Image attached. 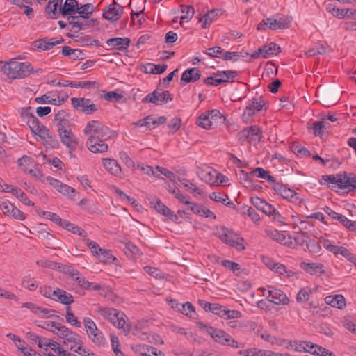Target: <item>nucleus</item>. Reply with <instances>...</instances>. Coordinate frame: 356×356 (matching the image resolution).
<instances>
[{
	"mask_svg": "<svg viewBox=\"0 0 356 356\" xmlns=\"http://www.w3.org/2000/svg\"><path fill=\"white\" fill-rule=\"evenodd\" d=\"M83 132L86 135L90 134L87 140V143H93L95 145L99 139L108 140L117 137V133L111 130L109 127L104 125L98 120H92L87 123Z\"/></svg>",
	"mask_w": 356,
	"mask_h": 356,
	"instance_id": "f257e3e1",
	"label": "nucleus"
},
{
	"mask_svg": "<svg viewBox=\"0 0 356 356\" xmlns=\"http://www.w3.org/2000/svg\"><path fill=\"white\" fill-rule=\"evenodd\" d=\"M0 70L12 79H24L33 72V68L30 63H22L14 59L4 63L0 61Z\"/></svg>",
	"mask_w": 356,
	"mask_h": 356,
	"instance_id": "f03ea898",
	"label": "nucleus"
},
{
	"mask_svg": "<svg viewBox=\"0 0 356 356\" xmlns=\"http://www.w3.org/2000/svg\"><path fill=\"white\" fill-rule=\"evenodd\" d=\"M220 238L229 246L235 248L238 250H243L245 248L243 244L244 238L226 227L222 228Z\"/></svg>",
	"mask_w": 356,
	"mask_h": 356,
	"instance_id": "7ed1b4c3",
	"label": "nucleus"
},
{
	"mask_svg": "<svg viewBox=\"0 0 356 356\" xmlns=\"http://www.w3.org/2000/svg\"><path fill=\"white\" fill-rule=\"evenodd\" d=\"M83 324L88 336L93 343L98 346L105 343L106 340L102 332L97 329L96 324L91 318L85 317L83 318Z\"/></svg>",
	"mask_w": 356,
	"mask_h": 356,
	"instance_id": "20e7f679",
	"label": "nucleus"
},
{
	"mask_svg": "<svg viewBox=\"0 0 356 356\" xmlns=\"http://www.w3.org/2000/svg\"><path fill=\"white\" fill-rule=\"evenodd\" d=\"M71 103L76 110L86 115H91L98 110V106L93 104L90 99L72 97Z\"/></svg>",
	"mask_w": 356,
	"mask_h": 356,
	"instance_id": "39448f33",
	"label": "nucleus"
},
{
	"mask_svg": "<svg viewBox=\"0 0 356 356\" xmlns=\"http://www.w3.org/2000/svg\"><path fill=\"white\" fill-rule=\"evenodd\" d=\"M172 99L173 95L170 92V91L165 90L161 92L158 90H156L143 97L142 99V102L144 104L153 103L155 105H163Z\"/></svg>",
	"mask_w": 356,
	"mask_h": 356,
	"instance_id": "423d86ee",
	"label": "nucleus"
},
{
	"mask_svg": "<svg viewBox=\"0 0 356 356\" xmlns=\"http://www.w3.org/2000/svg\"><path fill=\"white\" fill-rule=\"evenodd\" d=\"M53 333L64 339V345L67 346L68 343H73L75 346L76 344L83 343L81 337L78 334L60 323H58L57 331H53Z\"/></svg>",
	"mask_w": 356,
	"mask_h": 356,
	"instance_id": "0eeeda50",
	"label": "nucleus"
},
{
	"mask_svg": "<svg viewBox=\"0 0 356 356\" xmlns=\"http://www.w3.org/2000/svg\"><path fill=\"white\" fill-rule=\"evenodd\" d=\"M321 180L325 181V184H327V187L330 188L332 191L337 193L343 192V173L324 175H322Z\"/></svg>",
	"mask_w": 356,
	"mask_h": 356,
	"instance_id": "6e6552de",
	"label": "nucleus"
},
{
	"mask_svg": "<svg viewBox=\"0 0 356 356\" xmlns=\"http://www.w3.org/2000/svg\"><path fill=\"white\" fill-rule=\"evenodd\" d=\"M123 6L117 3L115 1L108 5L103 12V17L109 21H118L123 13Z\"/></svg>",
	"mask_w": 356,
	"mask_h": 356,
	"instance_id": "1a4fd4ad",
	"label": "nucleus"
},
{
	"mask_svg": "<svg viewBox=\"0 0 356 356\" xmlns=\"http://www.w3.org/2000/svg\"><path fill=\"white\" fill-rule=\"evenodd\" d=\"M339 91L336 87H328L321 91L320 102L329 106L338 99Z\"/></svg>",
	"mask_w": 356,
	"mask_h": 356,
	"instance_id": "9d476101",
	"label": "nucleus"
},
{
	"mask_svg": "<svg viewBox=\"0 0 356 356\" xmlns=\"http://www.w3.org/2000/svg\"><path fill=\"white\" fill-rule=\"evenodd\" d=\"M201 71L197 67L189 68L185 70L180 79V85L195 82L201 78Z\"/></svg>",
	"mask_w": 356,
	"mask_h": 356,
	"instance_id": "9b49d317",
	"label": "nucleus"
},
{
	"mask_svg": "<svg viewBox=\"0 0 356 356\" xmlns=\"http://www.w3.org/2000/svg\"><path fill=\"white\" fill-rule=\"evenodd\" d=\"M268 297L271 298V299L268 300L269 302L284 305L289 303V298L281 290L272 288V289L268 291Z\"/></svg>",
	"mask_w": 356,
	"mask_h": 356,
	"instance_id": "f8f14e48",
	"label": "nucleus"
},
{
	"mask_svg": "<svg viewBox=\"0 0 356 356\" xmlns=\"http://www.w3.org/2000/svg\"><path fill=\"white\" fill-rule=\"evenodd\" d=\"M108 47H117V49L121 51H124L128 49L131 40L129 38H112L108 39L106 42Z\"/></svg>",
	"mask_w": 356,
	"mask_h": 356,
	"instance_id": "ddd939ff",
	"label": "nucleus"
},
{
	"mask_svg": "<svg viewBox=\"0 0 356 356\" xmlns=\"http://www.w3.org/2000/svg\"><path fill=\"white\" fill-rule=\"evenodd\" d=\"M251 202L257 209L261 211L268 216H270L272 212H275V207L268 203L265 200L259 197H251Z\"/></svg>",
	"mask_w": 356,
	"mask_h": 356,
	"instance_id": "4468645a",
	"label": "nucleus"
},
{
	"mask_svg": "<svg viewBox=\"0 0 356 356\" xmlns=\"http://www.w3.org/2000/svg\"><path fill=\"white\" fill-rule=\"evenodd\" d=\"M59 10L63 17L76 14L79 10L78 1L76 0H65L64 5L60 6Z\"/></svg>",
	"mask_w": 356,
	"mask_h": 356,
	"instance_id": "2eb2a0df",
	"label": "nucleus"
},
{
	"mask_svg": "<svg viewBox=\"0 0 356 356\" xmlns=\"http://www.w3.org/2000/svg\"><path fill=\"white\" fill-rule=\"evenodd\" d=\"M61 142L66 145L69 149H76L79 145V139L75 136L72 130H68L64 134L59 135Z\"/></svg>",
	"mask_w": 356,
	"mask_h": 356,
	"instance_id": "dca6fc26",
	"label": "nucleus"
},
{
	"mask_svg": "<svg viewBox=\"0 0 356 356\" xmlns=\"http://www.w3.org/2000/svg\"><path fill=\"white\" fill-rule=\"evenodd\" d=\"M53 300L66 305H69L74 301V297L70 293L59 288L54 289Z\"/></svg>",
	"mask_w": 356,
	"mask_h": 356,
	"instance_id": "f3484780",
	"label": "nucleus"
},
{
	"mask_svg": "<svg viewBox=\"0 0 356 356\" xmlns=\"http://www.w3.org/2000/svg\"><path fill=\"white\" fill-rule=\"evenodd\" d=\"M343 178L344 193L356 191V174L343 172Z\"/></svg>",
	"mask_w": 356,
	"mask_h": 356,
	"instance_id": "a211bd4d",
	"label": "nucleus"
},
{
	"mask_svg": "<svg viewBox=\"0 0 356 356\" xmlns=\"http://www.w3.org/2000/svg\"><path fill=\"white\" fill-rule=\"evenodd\" d=\"M207 333L218 343L226 345L227 338L229 334L225 331L214 327L207 328Z\"/></svg>",
	"mask_w": 356,
	"mask_h": 356,
	"instance_id": "6ab92c4d",
	"label": "nucleus"
},
{
	"mask_svg": "<svg viewBox=\"0 0 356 356\" xmlns=\"http://www.w3.org/2000/svg\"><path fill=\"white\" fill-rule=\"evenodd\" d=\"M168 66L163 65H155L147 63L142 66V71L145 74H160L166 71Z\"/></svg>",
	"mask_w": 356,
	"mask_h": 356,
	"instance_id": "aec40b11",
	"label": "nucleus"
},
{
	"mask_svg": "<svg viewBox=\"0 0 356 356\" xmlns=\"http://www.w3.org/2000/svg\"><path fill=\"white\" fill-rule=\"evenodd\" d=\"M119 312L116 309L114 308H98V312L104 318L111 321L114 325H116V318L119 315Z\"/></svg>",
	"mask_w": 356,
	"mask_h": 356,
	"instance_id": "412c9836",
	"label": "nucleus"
},
{
	"mask_svg": "<svg viewBox=\"0 0 356 356\" xmlns=\"http://www.w3.org/2000/svg\"><path fill=\"white\" fill-rule=\"evenodd\" d=\"M60 227H63L64 229L69 232H71L73 234H78L79 236H82L83 238H86L88 236L86 232L83 229L66 220H63Z\"/></svg>",
	"mask_w": 356,
	"mask_h": 356,
	"instance_id": "4be33fe9",
	"label": "nucleus"
},
{
	"mask_svg": "<svg viewBox=\"0 0 356 356\" xmlns=\"http://www.w3.org/2000/svg\"><path fill=\"white\" fill-rule=\"evenodd\" d=\"M220 12V10L213 9L208 11L206 14H204L200 19L199 22H203L202 25V29L208 28L211 23L213 22L214 18L218 15V13Z\"/></svg>",
	"mask_w": 356,
	"mask_h": 356,
	"instance_id": "5701e85b",
	"label": "nucleus"
},
{
	"mask_svg": "<svg viewBox=\"0 0 356 356\" xmlns=\"http://www.w3.org/2000/svg\"><path fill=\"white\" fill-rule=\"evenodd\" d=\"M103 163L105 168L112 175H118L121 172V168L117 161L112 159H104Z\"/></svg>",
	"mask_w": 356,
	"mask_h": 356,
	"instance_id": "b1692460",
	"label": "nucleus"
},
{
	"mask_svg": "<svg viewBox=\"0 0 356 356\" xmlns=\"http://www.w3.org/2000/svg\"><path fill=\"white\" fill-rule=\"evenodd\" d=\"M52 39L48 38H43L37 40L33 42V46L38 49L46 51L51 49L54 47Z\"/></svg>",
	"mask_w": 356,
	"mask_h": 356,
	"instance_id": "393cba45",
	"label": "nucleus"
},
{
	"mask_svg": "<svg viewBox=\"0 0 356 356\" xmlns=\"http://www.w3.org/2000/svg\"><path fill=\"white\" fill-rule=\"evenodd\" d=\"M278 24L275 19H273L271 17L266 18L263 19L257 27L258 31H264L266 29V27H268L270 30H277L280 29L278 26Z\"/></svg>",
	"mask_w": 356,
	"mask_h": 356,
	"instance_id": "a878e982",
	"label": "nucleus"
},
{
	"mask_svg": "<svg viewBox=\"0 0 356 356\" xmlns=\"http://www.w3.org/2000/svg\"><path fill=\"white\" fill-rule=\"evenodd\" d=\"M106 140L99 139V141H97L95 145L93 143L88 144L86 145L88 149L92 153H103L108 150V145L105 143Z\"/></svg>",
	"mask_w": 356,
	"mask_h": 356,
	"instance_id": "bb28decb",
	"label": "nucleus"
},
{
	"mask_svg": "<svg viewBox=\"0 0 356 356\" xmlns=\"http://www.w3.org/2000/svg\"><path fill=\"white\" fill-rule=\"evenodd\" d=\"M84 16L83 15H70L67 17V22L68 24L72 25L73 28H77L78 30L75 31L74 33H76L79 31L83 29V23Z\"/></svg>",
	"mask_w": 356,
	"mask_h": 356,
	"instance_id": "cd10ccee",
	"label": "nucleus"
},
{
	"mask_svg": "<svg viewBox=\"0 0 356 356\" xmlns=\"http://www.w3.org/2000/svg\"><path fill=\"white\" fill-rule=\"evenodd\" d=\"M300 267L310 275H314L318 273L320 270H322L323 265L322 264L317 263H306L302 262Z\"/></svg>",
	"mask_w": 356,
	"mask_h": 356,
	"instance_id": "c85d7f7f",
	"label": "nucleus"
},
{
	"mask_svg": "<svg viewBox=\"0 0 356 356\" xmlns=\"http://www.w3.org/2000/svg\"><path fill=\"white\" fill-rule=\"evenodd\" d=\"M96 257L100 262L111 264L116 258L111 254V250L99 249V253Z\"/></svg>",
	"mask_w": 356,
	"mask_h": 356,
	"instance_id": "c756f323",
	"label": "nucleus"
},
{
	"mask_svg": "<svg viewBox=\"0 0 356 356\" xmlns=\"http://www.w3.org/2000/svg\"><path fill=\"white\" fill-rule=\"evenodd\" d=\"M273 189L276 192L277 194L280 195L283 198L286 200H289L291 194L293 192V190L278 182L273 185Z\"/></svg>",
	"mask_w": 356,
	"mask_h": 356,
	"instance_id": "7c9ffc66",
	"label": "nucleus"
},
{
	"mask_svg": "<svg viewBox=\"0 0 356 356\" xmlns=\"http://www.w3.org/2000/svg\"><path fill=\"white\" fill-rule=\"evenodd\" d=\"M249 133V142H259L262 138L261 131L257 126H250L248 127Z\"/></svg>",
	"mask_w": 356,
	"mask_h": 356,
	"instance_id": "2f4dec72",
	"label": "nucleus"
},
{
	"mask_svg": "<svg viewBox=\"0 0 356 356\" xmlns=\"http://www.w3.org/2000/svg\"><path fill=\"white\" fill-rule=\"evenodd\" d=\"M150 204L156 210L158 213L166 217L172 211L159 199H157L156 202H151Z\"/></svg>",
	"mask_w": 356,
	"mask_h": 356,
	"instance_id": "473e14b6",
	"label": "nucleus"
},
{
	"mask_svg": "<svg viewBox=\"0 0 356 356\" xmlns=\"http://www.w3.org/2000/svg\"><path fill=\"white\" fill-rule=\"evenodd\" d=\"M252 173L254 174L257 177L262 178L266 179L267 181L273 183L274 184L276 182L275 178L271 176L269 174L268 171L265 170L262 168H257L253 171Z\"/></svg>",
	"mask_w": 356,
	"mask_h": 356,
	"instance_id": "72a5a7b5",
	"label": "nucleus"
},
{
	"mask_svg": "<svg viewBox=\"0 0 356 356\" xmlns=\"http://www.w3.org/2000/svg\"><path fill=\"white\" fill-rule=\"evenodd\" d=\"M213 123L212 117H209L207 113H202L198 118L197 124L204 129H211Z\"/></svg>",
	"mask_w": 356,
	"mask_h": 356,
	"instance_id": "f704fd0d",
	"label": "nucleus"
},
{
	"mask_svg": "<svg viewBox=\"0 0 356 356\" xmlns=\"http://www.w3.org/2000/svg\"><path fill=\"white\" fill-rule=\"evenodd\" d=\"M326 10L331 13L334 16L342 18L346 17V15H349V9H339L335 7V6L330 3L327 5Z\"/></svg>",
	"mask_w": 356,
	"mask_h": 356,
	"instance_id": "c9c22d12",
	"label": "nucleus"
},
{
	"mask_svg": "<svg viewBox=\"0 0 356 356\" xmlns=\"http://www.w3.org/2000/svg\"><path fill=\"white\" fill-rule=\"evenodd\" d=\"M57 3H54V1L50 0L46 6L45 13L49 15L51 19H56L60 13V10H57Z\"/></svg>",
	"mask_w": 356,
	"mask_h": 356,
	"instance_id": "e433bc0d",
	"label": "nucleus"
},
{
	"mask_svg": "<svg viewBox=\"0 0 356 356\" xmlns=\"http://www.w3.org/2000/svg\"><path fill=\"white\" fill-rule=\"evenodd\" d=\"M10 193L15 195L24 204L31 206L34 205V203L28 198L26 195L20 188H11Z\"/></svg>",
	"mask_w": 356,
	"mask_h": 356,
	"instance_id": "4c0bfd02",
	"label": "nucleus"
},
{
	"mask_svg": "<svg viewBox=\"0 0 356 356\" xmlns=\"http://www.w3.org/2000/svg\"><path fill=\"white\" fill-rule=\"evenodd\" d=\"M312 344L311 342L307 341H289L290 347L297 352H305L307 347H309Z\"/></svg>",
	"mask_w": 356,
	"mask_h": 356,
	"instance_id": "58836bf2",
	"label": "nucleus"
},
{
	"mask_svg": "<svg viewBox=\"0 0 356 356\" xmlns=\"http://www.w3.org/2000/svg\"><path fill=\"white\" fill-rule=\"evenodd\" d=\"M323 246L329 250L330 252L334 253V254H341L342 253L341 250L344 249L343 246H337L332 245L331 242L327 239H323L322 241Z\"/></svg>",
	"mask_w": 356,
	"mask_h": 356,
	"instance_id": "ea45409f",
	"label": "nucleus"
},
{
	"mask_svg": "<svg viewBox=\"0 0 356 356\" xmlns=\"http://www.w3.org/2000/svg\"><path fill=\"white\" fill-rule=\"evenodd\" d=\"M34 231L38 236L41 238L51 240L54 238V236L46 230L44 225L42 224L35 227Z\"/></svg>",
	"mask_w": 356,
	"mask_h": 356,
	"instance_id": "a19ab883",
	"label": "nucleus"
},
{
	"mask_svg": "<svg viewBox=\"0 0 356 356\" xmlns=\"http://www.w3.org/2000/svg\"><path fill=\"white\" fill-rule=\"evenodd\" d=\"M66 321L68 323L76 327H80L81 323L79 321H78L77 318L74 316V313L71 311L70 307H66Z\"/></svg>",
	"mask_w": 356,
	"mask_h": 356,
	"instance_id": "79ce46f5",
	"label": "nucleus"
},
{
	"mask_svg": "<svg viewBox=\"0 0 356 356\" xmlns=\"http://www.w3.org/2000/svg\"><path fill=\"white\" fill-rule=\"evenodd\" d=\"M181 11L184 13V15L181 17V24L184 19L187 21L190 20L195 13V10L192 6L181 5Z\"/></svg>",
	"mask_w": 356,
	"mask_h": 356,
	"instance_id": "37998d69",
	"label": "nucleus"
},
{
	"mask_svg": "<svg viewBox=\"0 0 356 356\" xmlns=\"http://www.w3.org/2000/svg\"><path fill=\"white\" fill-rule=\"evenodd\" d=\"M336 220L339 221L343 226L347 227L350 231L356 230V221L353 222L348 220L345 216L342 214H339Z\"/></svg>",
	"mask_w": 356,
	"mask_h": 356,
	"instance_id": "c03bdc74",
	"label": "nucleus"
},
{
	"mask_svg": "<svg viewBox=\"0 0 356 356\" xmlns=\"http://www.w3.org/2000/svg\"><path fill=\"white\" fill-rule=\"evenodd\" d=\"M124 314L123 312H119V315L117 316L116 318V325L119 329H123L124 331L126 333H129L131 326L130 325L127 324L125 325L126 321L124 319Z\"/></svg>",
	"mask_w": 356,
	"mask_h": 356,
	"instance_id": "a18cd8bd",
	"label": "nucleus"
},
{
	"mask_svg": "<svg viewBox=\"0 0 356 356\" xmlns=\"http://www.w3.org/2000/svg\"><path fill=\"white\" fill-rule=\"evenodd\" d=\"M79 10L77 12L81 15L84 16V19H88L90 15L94 11V7L92 3H86L81 7H79Z\"/></svg>",
	"mask_w": 356,
	"mask_h": 356,
	"instance_id": "49530a36",
	"label": "nucleus"
},
{
	"mask_svg": "<svg viewBox=\"0 0 356 356\" xmlns=\"http://www.w3.org/2000/svg\"><path fill=\"white\" fill-rule=\"evenodd\" d=\"M312 348H315L314 350V355L317 356H335L332 352H330L329 350L323 348L316 344H311L309 346Z\"/></svg>",
	"mask_w": 356,
	"mask_h": 356,
	"instance_id": "de8ad7c7",
	"label": "nucleus"
},
{
	"mask_svg": "<svg viewBox=\"0 0 356 356\" xmlns=\"http://www.w3.org/2000/svg\"><path fill=\"white\" fill-rule=\"evenodd\" d=\"M26 123L29 127L30 128L31 132L33 134L36 133L35 131L38 130V129L41 124L39 120L33 114L29 115Z\"/></svg>",
	"mask_w": 356,
	"mask_h": 356,
	"instance_id": "09e8293b",
	"label": "nucleus"
},
{
	"mask_svg": "<svg viewBox=\"0 0 356 356\" xmlns=\"http://www.w3.org/2000/svg\"><path fill=\"white\" fill-rule=\"evenodd\" d=\"M306 246L311 253H318L321 250L320 243L315 240L309 238V237L307 241Z\"/></svg>",
	"mask_w": 356,
	"mask_h": 356,
	"instance_id": "8fccbe9b",
	"label": "nucleus"
},
{
	"mask_svg": "<svg viewBox=\"0 0 356 356\" xmlns=\"http://www.w3.org/2000/svg\"><path fill=\"white\" fill-rule=\"evenodd\" d=\"M250 106L253 107L257 111H260L263 109L266 110L267 108L266 107V102L262 99V97H259V98H253L252 99V103L250 104Z\"/></svg>",
	"mask_w": 356,
	"mask_h": 356,
	"instance_id": "3c124183",
	"label": "nucleus"
},
{
	"mask_svg": "<svg viewBox=\"0 0 356 356\" xmlns=\"http://www.w3.org/2000/svg\"><path fill=\"white\" fill-rule=\"evenodd\" d=\"M243 213L248 215L254 222H258L260 220L259 215L257 211L252 207L245 206L243 208Z\"/></svg>",
	"mask_w": 356,
	"mask_h": 356,
	"instance_id": "603ef678",
	"label": "nucleus"
},
{
	"mask_svg": "<svg viewBox=\"0 0 356 356\" xmlns=\"http://www.w3.org/2000/svg\"><path fill=\"white\" fill-rule=\"evenodd\" d=\"M291 149L294 153L301 154L307 157H309L311 155L310 152L307 149H306L305 147H302L297 143H293L291 147Z\"/></svg>",
	"mask_w": 356,
	"mask_h": 356,
	"instance_id": "864d4df0",
	"label": "nucleus"
},
{
	"mask_svg": "<svg viewBox=\"0 0 356 356\" xmlns=\"http://www.w3.org/2000/svg\"><path fill=\"white\" fill-rule=\"evenodd\" d=\"M58 135L64 134L68 130H72L70 128V122L68 119L61 120L58 121Z\"/></svg>",
	"mask_w": 356,
	"mask_h": 356,
	"instance_id": "5fc2aeb1",
	"label": "nucleus"
},
{
	"mask_svg": "<svg viewBox=\"0 0 356 356\" xmlns=\"http://www.w3.org/2000/svg\"><path fill=\"white\" fill-rule=\"evenodd\" d=\"M298 236L294 237V241L296 245L302 246L304 244L306 245L307 241L309 238L307 234L305 232L300 231L297 233Z\"/></svg>",
	"mask_w": 356,
	"mask_h": 356,
	"instance_id": "6e6d98bb",
	"label": "nucleus"
},
{
	"mask_svg": "<svg viewBox=\"0 0 356 356\" xmlns=\"http://www.w3.org/2000/svg\"><path fill=\"white\" fill-rule=\"evenodd\" d=\"M277 24H278V28L280 29H289L291 24V17H279L277 19H275Z\"/></svg>",
	"mask_w": 356,
	"mask_h": 356,
	"instance_id": "4d7b16f0",
	"label": "nucleus"
},
{
	"mask_svg": "<svg viewBox=\"0 0 356 356\" xmlns=\"http://www.w3.org/2000/svg\"><path fill=\"white\" fill-rule=\"evenodd\" d=\"M266 233L267 236L270 237L273 240L277 241L279 243L282 242L284 240H285L286 236L282 233H280L277 230L275 231H270V230H266Z\"/></svg>",
	"mask_w": 356,
	"mask_h": 356,
	"instance_id": "13d9d810",
	"label": "nucleus"
},
{
	"mask_svg": "<svg viewBox=\"0 0 356 356\" xmlns=\"http://www.w3.org/2000/svg\"><path fill=\"white\" fill-rule=\"evenodd\" d=\"M42 216L45 217L47 219L51 220L59 226L61 225L62 222L64 220H62L58 215L51 212L42 211Z\"/></svg>",
	"mask_w": 356,
	"mask_h": 356,
	"instance_id": "bf43d9fd",
	"label": "nucleus"
},
{
	"mask_svg": "<svg viewBox=\"0 0 356 356\" xmlns=\"http://www.w3.org/2000/svg\"><path fill=\"white\" fill-rule=\"evenodd\" d=\"M314 134L317 136H322L325 124L323 121H316L313 123Z\"/></svg>",
	"mask_w": 356,
	"mask_h": 356,
	"instance_id": "052dcab7",
	"label": "nucleus"
},
{
	"mask_svg": "<svg viewBox=\"0 0 356 356\" xmlns=\"http://www.w3.org/2000/svg\"><path fill=\"white\" fill-rule=\"evenodd\" d=\"M58 192L61 194L72 198L75 196L76 191L70 186L63 184Z\"/></svg>",
	"mask_w": 356,
	"mask_h": 356,
	"instance_id": "680f3d73",
	"label": "nucleus"
},
{
	"mask_svg": "<svg viewBox=\"0 0 356 356\" xmlns=\"http://www.w3.org/2000/svg\"><path fill=\"white\" fill-rule=\"evenodd\" d=\"M111 340L112 343L113 350L116 356H124V353L119 348L120 343L118 339L114 334L111 335Z\"/></svg>",
	"mask_w": 356,
	"mask_h": 356,
	"instance_id": "e2e57ef3",
	"label": "nucleus"
},
{
	"mask_svg": "<svg viewBox=\"0 0 356 356\" xmlns=\"http://www.w3.org/2000/svg\"><path fill=\"white\" fill-rule=\"evenodd\" d=\"M37 264L41 266L42 267L48 268L54 270H58L59 268V263L50 260L38 261Z\"/></svg>",
	"mask_w": 356,
	"mask_h": 356,
	"instance_id": "0e129e2a",
	"label": "nucleus"
},
{
	"mask_svg": "<svg viewBox=\"0 0 356 356\" xmlns=\"http://www.w3.org/2000/svg\"><path fill=\"white\" fill-rule=\"evenodd\" d=\"M8 216H11L15 219H17L19 220H23L25 219V215L23 212H22L18 208H17L14 204L10 211Z\"/></svg>",
	"mask_w": 356,
	"mask_h": 356,
	"instance_id": "69168bd1",
	"label": "nucleus"
},
{
	"mask_svg": "<svg viewBox=\"0 0 356 356\" xmlns=\"http://www.w3.org/2000/svg\"><path fill=\"white\" fill-rule=\"evenodd\" d=\"M334 298L332 307H337L338 309H343L346 306L345 298L342 295H335Z\"/></svg>",
	"mask_w": 356,
	"mask_h": 356,
	"instance_id": "338daca9",
	"label": "nucleus"
},
{
	"mask_svg": "<svg viewBox=\"0 0 356 356\" xmlns=\"http://www.w3.org/2000/svg\"><path fill=\"white\" fill-rule=\"evenodd\" d=\"M259 55H261L264 58H268L270 57L268 54L267 44L259 47L257 51H255L254 54L251 55V57L252 58H259Z\"/></svg>",
	"mask_w": 356,
	"mask_h": 356,
	"instance_id": "774afa93",
	"label": "nucleus"
}]
</instances>
